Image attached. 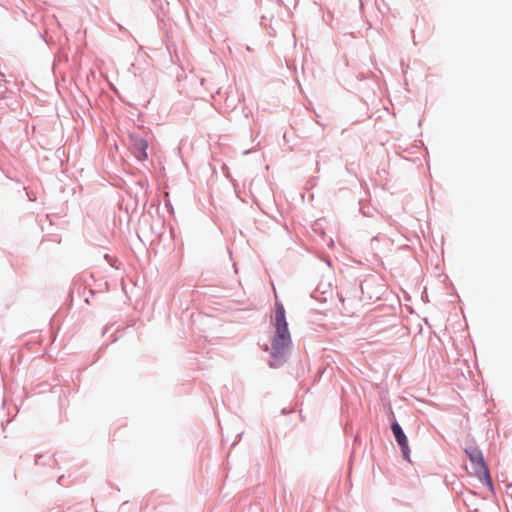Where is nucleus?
Masks as SVG:
<instances>
[{
    "instance_id": "nucleus-2",
    "label": "nucleus",
    "mask_w": 512,
    "mask_h": 512,
    "mask_svg": "<svg viewBox=\"0 0 512 512\" xmlns=\"http://www.w3.org/2000/svg\"><path fill=\"white\" fill-rule=\"evenodd\" d=\"M472 466V474H474L482 483L491 486V478L488 468L484 462L482 452L476 447H468L465 450Z\"/></svg>"
},
{
    "instance_id": "nucleus-4",
    "label": "nucleus",
    "mask_w": 512,
    "mask_h": 512,
    "mask_svg": "<svg viewBox=\"0 0 512 512\" xmlns=\"http://www.w3.org/2000/svg\"><path fill=\"white\" fill-rule=\"evenodd\" d=\"M147 142L142 138H135L133 140V152L137 159L144 160L147 158Z\"/></svg>"
},
{
    "instance_id": "nucleus-3",
    "label": "nucleus",
    "mask_w": 512,
    "mask_h": 512,
    "mask_svg": "<svg viewBox=\"0 0 512 512\" xmlns=\"http://www.w3.org/2000/svg\"><path fill=\"white\" fill-rule=\"evenodd\" d=\"M391 429H392V432L394 434V437H395L397 443L401 447L404 458L406 460L410 461V449L408 446V440H407V437L404 434L402 428L400 427V425L397 422H395L391 425Z\"/></svg>"
},
{
    "instance_id": "nucleus-1",
    "label": "nucleus",
    "mask_w": 512,
    "mask_h": 512,
    "mask_svg": "<svg viewBox=\"0 0 512 512\" xmlns=\"http://www.w3.org/2000/svg\"><path fill=\"white\" fill-rule=\"evenodd\" d=\"M275 307L273 320L275 331L271 340V366L278 367L284 362L292 340L283 305L276 302Z\"/></svg>"
}]
</instances>
